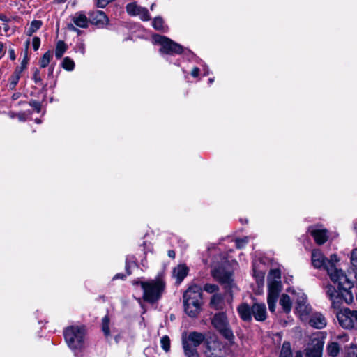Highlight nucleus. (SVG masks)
Masks as SVG:
<instances>
[{"label": "nucleus", "instance_id": "nucleus-28", "mask_svg": "<svg viewBox=\"0 0 357 357\" xmlns=\"http://www.w3.org/2000/svg\"><path fill=\"white\" fill-rule=\"evenodd\" d=\"M21 74L22 73H20L18 71H16L15 70L13 74L10 76V79H9L8 85H9L10 89L13 90L15 88L17 84L18 83V82L20 80Z\"/></svg>", "mask_w": 357, "mask_h": 357}, {"label": "nucleus", "instance_id": "nucleus-15", "mask_svg": "<svg viewBox=\"0 0 357 357\" xmlns=\"http://www.w3.org/2000/svg\"><path fill=\"white\" fill-rule=\"evenodd\" d=\"M252 316L257 321H264L267 317L266 305L263 303H255L252 305Z\"/></svg>", "mask_w": 357, "mask_h": 357}, {"label": "nucleus", "instance_id": "nucleus-10", "mask_svg": "<svg viewBox=\"0 0 357 357\" xmlns=\"http://www.w3.org/2000/svg\"><path fill=\"white\" fill-rule=\"evenodd\" d=\"M292 294V299L296 302V311L301 317L305 316L309 314L311 308L307 303L306 295L301 290L298 291L290 290Z\"/></svg>", "mask_w": 357, "mask_h": 357}, {"label": "nucleus", "instance_id": "nucleus-25", "mask_svg": "<svg viewBox=\"0 0 357 357\" xmlns=\"http://www.w3.org/2000/svg\"><path fill=\"white\" fill-rule=\"evenodd\" d=\"M142 7L137 5V3L132 2L127 4L126 9L128 15L131 16H137Z\"/></svg>", "mask_w": 357, "mask_h": 357}, {"label": "nucleus", "instance_id": "nucleus-1", "mask_svg": "<svg viewBox=\"0 0 357 357\" xmlns=\"http://www.w3.org/2000/svg\"><path fill=\"white\" fill-rule=\"evenodd\" d=\"M312 264L315 268H323L327 271L331 280L337 289L332 284H327L325 291L331 301V305L335 309H339L344 302L350 304L354 301V295L351 291L354 284L345 273L336 267L335 262L337 261L335 255H331L330 259H327L319 250L312 252Z\"/></svg>", "mask_w": 357, "mask_h": 357}, {"label": "nucleus", "instance_id": "nucleus-56", "mask_svg": "<svg viewBox=\"0 0 357 357\" xmlns=\"http://www.w3.org/2000/svg\"><path fill=\"white\" fill-rule=\"evenodd\" d=\"M296 357H302V354L300 353H297Z\"/></svg>", "mask_w": 357, "mask_h": 357}, {"label": "nucleus", "instance_id": "nucleus-54", "mask_svg": "<svg viewBox=\"0 0 357 357\" xmlns=\"http://www.w3.org/2000/svg\"><path fill=\"white\" fill-rule=\"evenodd\" d=\"M119 278H121V275L119 274H117L114 277V279H117Z\"/></svg>", "mask_w": 357, "mask_h": 357}, {"label": "nucleus", "instance_id": "nucleus-5", "mask_svg": "<svg viewBox=\"0 0 357 357\" xmlns=\"http://www.w3.org/2000/svg\"><path fill=\"white\" fill-rule=\"evenodd\" d=\"M85 333L84 326H71L64 330L63 335L68 347L76 350L84 347Z\"/></svg>", "mask_w": 357, "mask_h": 357}, {"label": "nucleus", "instance_id": "nucleus-35", "mask_svg": "<svg viewBox=\"0 0 357 357\" xmlns=\"http://www.w3.org/2000/svg\"><path fill=\"white\" fill-rule=\"evenodd\" d=\"M346 357H357V345L351 344L346 350Z\"/></svg>", "mask_w": 357, "mask_h": 357}, {"label": "nucleus", "instance_id": "nucleus-12", "mask_svg": "<svg viewBox=\"0 0 357 357\" xmlns=\"http://www.w3.org/2000/svg\"><path fill=\"white\" fill-rule=\"evenodd\" d=\"M70 18L73 24H68V29L72 31L77 32L79 34L81 31L77 27L86 29L89 26V20L82 11L75 13L70 16Z\"/></svg>", "mask_w": 357, "mask_h": 357}, {"label": "nucleus", "instance_id": "nucleus-38", "mask_svg": "<svg viewBox=\"0 0 357 357\" xmlns=\"http://www.w3.org/2000/svg\"><path fill=\"white\" fill-rule=\"evenodd\" d=\"M28 62H29V58L27 56V53H26L24 56V58L22 59V60L21 61L20 66L17 67L15 70L22 73L23 72V70L26 68Z\"/></svg>", "mask_w": 357, "mask_h": 357}, {"label": "nucleus", "instance_id": "nucleus-36", "mask_svg": "<svg viewBox=\"0 0 357 357\" xmlns=\"http://www.w3.org/2000/svg\"><path fill=\"white\" fill-rule=\"evenodd\" d=\"M254 277L256 278V281L259 285L263 286L264 282V273L262 271H257L254 268Z\"/></svg>", "mask_w": 357, "mask_h": 357}, {"label": "nucleus", "instance_id": "nucleus-27", "mask_svg": "<svg viewBox=\"0 0 357 357\" xmlns=\"http://www.w3.org/2000/svg\"><path fill=\"white\" fill-rule=\"evenodd\" d=\"M279 357H293L291 344L289 342L282 344Z\"/></svg>", "mask_w": 357, "mask_h": 357}, {"label": "nucleus", "instance_id": "nucleus-32", "mask_svg": "<svg viewBox=\"0 0 357 357\" xmlns=\"http://www.w3.org/2000/svg\"><path fill=\"white\" fill-rule=\"evenodd\" d=\"M62 67L68 71H71L75 68L74 61L69 57H65L62 62Z\"/></svg>", "mask_w": 357, "mask_h": 357}, {"label": "nucleus", "instance_id": "nucleus-33", "mask_svg": "<svg viewBox=\"0 0 357 357\" xmlns=\"http://www.w3.org/2000/svg\"><path fill=\"white\" fill-rule=\"evenodd\" d=\"M109 319L108 316H105L102 320V329L106 337H108L110 335L109 328Z\"/></svg>", "mask_w": 357, "mask_h": 357}, {"label": "nucleus", "instance_id": "nucleus-22", "mask_svg": "<svg viewBox=\"0 0 357 357\" xmlns=\"http://www.w3.org/2000/svg\"><path fill=\"white\" fill-rule=\"evenodd\" d=\"M182 347L184 354L186 357H199V354L197 347L190 346L186 342H182Z\"/></svg>", "mask_w": 357, "mask_h": 357}, {"label": "nucleus", "instance_id": "nucleus-57", "mask_svg": "<svg viewBox=\"0 0 357 357\" xmlns=\"http://www.w3.org/2000/svg\"><path fill=\"white\" fill-rule=\"evenodd\" d=\"M154 6H155V3H153V4L151 6V10H153Z\"/></svg>", "mask_w": 357, "mask_h": 357}, {"label": "nucleus", "instance_id": "nucleus-50", "mask_svg": "<svg viewBox=\"0 0 357 357\" xmlns=\"http://www.w3.org/2000/svg\"><path fill=\"white\" fill-rule=\"evenodd\" d=\"M8 54H9V56H10L11 60H15V59L16 56H15V51H14L13 49H9L8 50Z\"/></svg>", "mask_w": 357, "mask_h": 357}, {"label": "nucleus", "instance_id": "nucleus-24", "mask_svg": "<svg viewBox=\"0 0 357 357\" xmlns=\"http://www.w3.org/2000/svg\"><path fill=\"white\" fill-rule=\"evenodd\" d=\"M67 49L68 46L63 40L58 41L55 49V56L56 59H61Z\"/></svg>", "mask_w": 357, "mask_h": 357}, {"label": "nucleus", "instance_id": "nucleus-44", "mask_svg": "<svg viewBox=\"0 0 357 357\" xmlns=\"http://www.w3.org/2000/svg\"><path fill=\"white\" fill-rule=\"evenodd\" d=\"M112 0H98L97 1V6L101 8H104L106 7L109 3H110Z\"/></svg>", "mask_w": 357, "mask_h": 357}, {"label": "nucleus", "instance_id": "nucleus-30", "mask_svg": "<svg viewBox=\"0 0 357 357\" xmlns=\"http://www.w3.org/2000/svg\"><path fill=\"white\" fill-rule=\"evenodd\" d=\"M52 59V53L50 51L46 52L40 60V66L41 68H45L50 63Z\"/></svg>", "mask_w": 357, "mask_h": 357}, {"label": "nucleus", "instance_id": "nucleus-17", "mask_svg": "<svg viewBox=\"0 0 357 357\" xmlns=\"http://www.w3.org/2000/svg\"><path fill=\"white\" fill-rule=\"evenodd\" d=\"M309 232L319 245L324 244L328 239L327 230L317 228H310Z\"/></svg>", "mask_w": 357, "mask_h": 357}, {"label": "nucleus", "instance_id": "nucleus-45", "mask_svg": "<svg viewBox=\"0 0 357 357\" xmlns=\"http://www.w3.org/2000/svg\"><path fill=\"white\" fill-rule=\"evenodd\" d=\"M1 29L3 31L4 34L6 36H9L10 34V26H8V23H3L1 26Z\"/></svg>", "mask_w": 357, "mask_h": 357}, {"label": "nucleus", "instance_id": "nucleus-39", "mask_svg": "<svg viewBox=\"0 0 357 357\" xmlns=\"http://www.w3.org/2000/svg\"><path fill=\"white\" fill-rule=\"evenodd\" d=\"M203 289L208 293L212 294L218 290V287L216 284L208 283L204 286Z\"/></svg>", "mask_w": 357, "mask_h": 357}, {"label": "nucleus", "instance_id": "nucleus-4", "mask_svg": "<svg viewBox=\"0 0 357 357\" xmlns=\"http://www.w3.org/2000/svg\"><path fill=\"white\" fill-rule=\"evenodd\" d=\"M268 305L271 312L275 310L278 295L282 290L281 272L280 269H271L268 275Z\"/></svg>", "mask_w": 357, "mask_h": 357}, {"label": "nucleus", "instance_id": "nucleus-18", "mask_svg": "<svg viewBox=\"0 0 357 357\" xmlns=\"http://www.w3.org/2000/svg\"><path fill=\"white\" fill-rule=\"evenodd\" d=\"M237 311L241 319L244 321L249 322L252 320V306L250 307L247 303H242L238 307Z\"/></svg>", "mask_w": 357, "mask_h": 357}, {"label": "nucleus", "instance_id": "nucleus-48", "mask_svg": "<svg viewBox=\"0 0 357 357\" xmlns=\"http://www.w3.org/2000/svg\"><path fill=\"white\" fill-rule=\"evenodd\" d=\"M17 118L20 121H25L26 119V115L24 112L19 113Z\"/></svg>", "mask_w": 357, "mask_h": 357}, {"label": "nucleus", "instance_id": "nucleus-55", "mask_svg": "<svg viewBox=\"0 0 357 357\" xmlns=\"http://www.w3.org/2000/svg\"><path fill=\"white\" fill-rule=\"evenodd\" d=\"M213 80H214V79H213V78H210V79H208V82H209V83H210V84H211V83H213Z\"/></svg>", "mask_w": 357, "mask_h": 357}, {"label": "nucleus", "instance_id": "nucleus-26", "mask_svg": "<svg viewBox=\"0 0 357 357\" xmlns=\"http://www.w3.org/2000/svg\"><path fill=\"white\" fill-rule=\"evenodd\" d=\"M327 352L329 356L336 357L340 352V346L337 342H332L327 345Z\"/></svg>", "mask_w": 357, "mask_h": 357}, {"label": "nucleus", "instance_id": "nucleus-16", "mask_svg": "<svg viewBox=\"0 0 357 357\" xmlns=\"http://www.w3.org/2000/svg\"><path fill=\"white\" fill-rule=\"evenodd\" d=\"M309 324L314 328L321 329L326 326V319L322 314L315 312L310 316Z\"/></svg>", "mask_w": 357, "mask_h": 357}, {"label": "nucleus", "instance_id": "nucleus-6", "mask_svg": "<svg viewBox=\"0 0 357 357\" xmlns=\"http://www.w3.org/2000/svg\"><path fill=\"white\" fill-rule=\"evenodd\" d=\"M213 326L226 339L231 340L234 334L230 328L227 317L225 312L215 313L211 318Z\"/></svg>", "mask_w": 357, "mask_h": 357}, {"label": "nucleus", "instance_id": "nucleus-42", "mask_svg": "<svg viewBox=\"0 0 357 357\" xmlns=\"http://www.w3.org/2000/svg\"><path fill=\"white\" fill-rule=\"evenodd\" d=\"M351 263L353 266H357V248L354 249L351 254Z\"/></svg>", "mask_w": 357, "mask_h": 357}, {"label": "nucleus", "instance_id": "nucleus-43", "mask_svg": "<svg viewBox=\"0 0 357 357\" xmlns=\"http://www.w3.org/2000/svg\"><path fill=\"white\" fill-rule=\"evenodd\" d=\"M32 45L33 50L35 51L38 50L40 45V38L38 37H34L32 40Z\"/></svg>", "mask_w": 357, "mask_h": 357}, {"label": "nucleus", "instance_id": "nucleus-49", "mask_svg": "<svg viewBox=\"0 0 357 357\" xmlns=\"http://www.w3.org/2000/svg\"><path fill=\"white\" fill-rule=\"evenodd\" d=\"M199 68L197 67H195L191 72V75L192 77H197L199 75Z\"/></svg>", "mask_w": 357, "mask_h": 357}, {"label": "nucleus", "instance_id": "nucleus-21", "mask_svg": "<svg viewBox=\"0 0 357 357\" xmlns=\"http://www.w3.org/2000/svg\"><path fill=\"white\" fill-rule=\"evenodd\" d=\"M224 300L223 297L220 294H215L212 296L211 301H210V305L213 309L218 310H222L224 307Z\"/></svg>", "mask_w": 357, "mask_h": 357}, {"label": "nucleus", "instance_id": "nucleus-29", "mask_svg": "<svg viewBox=\"0 0 357 357\" xmlns=\"http://www.w3.org/2000/svg\"><path fill=\"white\" fill-rule=\"evenodd\" d=\"M153 26L155 29L166 31V26L164 25V21L162 18L160 17H155L153 20Z\"/></svg>", "mask_w": 357, "mask_h": 357}, {"label": "nucleus", "instance_id": "nucleus-40", "mask_svg": "<svg viewBox=\"0 0 357 357\" xmlns=\"http://www.w3.org/2000/svg\"><path fill=\"white\" fill-rule=\"evenodd\" d=\"M33 79L36 84L41 83L42 79L40 75V71L38 68H34L33 70Z\"/></svg>", "mask_w": 357, "mask_h": 357}, {"label": "nucleus", "instance_id": "nucleus-47", "mask_svg": "<svg viewBox=\"0 0 357 357\" xmlns=\"http://www.w3.org/2000/svg\"><path fill=\"white\" fill-rule=\"evenodd\" d=\"M6 52V48L4 47V45L0 42V59L2 58Z\"/></svg>", "mask_w": 357, "mask_h": 357}, {"label": "nucleus", "instance_id": "nucleus-51", "mask_svg": "<svg viewBox=\"0 0 357 357\" xmlns=\"http://www.w3.org/2000/svg\"><path fill=\"white\" fill-rule=\"evenodd\" d=\"M0 20L3 22V23H8L9 22V19L5 15H0Z\"/></svg>", "mask_w": 357, "mask_h": 357}, {"label": "nucleus", "instance_id": "nucleus-34", "mask_svg": "<svg viewBox=\"0 0 357 357\" xmlns=\"http://www.w3.org/2000/svg\"><path fill=\"white\" fill-rule=\"evenodd\" d=\"M161 347L164 351L168 352L170 349V339L167 335H164L160 339Z\"/></svg>", "mask_w": 357, "mask_h": 357}, {"label": "nucleus", "instance_id": "nucleus-58", "mask_svg": "<svg viewBox=\"0 0 357 357\" xmlns=\"http://www.w3.org/2000/svg\"><path fill=\"white\" fill-rule=\"evenodd\" d=\"M52 73H53V68H50V74H52Z\"/></svg>", "mask_w": 357, "mask_h": 357}, {"label": "nucleus", "instance_id": "nucleus-13", "mask_svg": "<svg viewBox=\"0 0 357 357\" xmlns=\"http://www.w3.org/2000/svg\"><path fill=\"white\" fill-rule=\"evenodd\" d=\"M206 340V338L205 335L197 331H192L188 334L185 333L182 335V342H186L190 346H193L197 348H198V347L203 342L205 343Z\"/></svg>", "mask_w": 357, "mask_h": 357}, {"label": "nucleus", "instance_id": "nucleus-59", "mask_svg": "<svg viewBox=\"0 0 357 357\" xmlns=\"http://www.w3.org/2000/svg\"><path fill=\"white\" fill-rule=\"evenodd\" d=\"M29 44V41H27L26 42V47L28 46Z\"/></svg>", "mask_w": 357, "mask_h": 357}, {"label": "nucleus", "instance_id": "nucleus-2", "mask_svg": "<svg viewBox=\"0 0 357 357\" xmlns=\"http://www.w3.org/2000/svg\"><path fill=\"white\" fill-rule=\"evenodd\" d=\"M133 284L139 285L143 290V299L149 303L157 302L162 296L165 289V282L160 277L148 280H136Z\"/></svg>", "mask_w": 357, "mask_h": 357}, {"label": "nucleus", "instance_id": "nucleus-53", "mask_svg": "<svg viewBox=\"0 0 357 357\" xmlns=\"http://www.w3.org/2000/svg\"><path fill=\"white\" fill-rule=\"evenodd\" d=\"M35 121H36V123H41V121L40 119H36L35 120Z\"/></svg>", "mask_w": 357, "mask_h": 357}, {"label": "nucleus", "instance_id": "nucleus-3", "mask_svg": "<svg viewBox=\"0 0 357 357\" xmlns=\"http://www.w3.org/2000/svg\"><path fill=\"white\" fill-rule=\"evenodd\" d=\"M202 289L197 284H193L183 294V305L185 313L190 317H197L202 304Z\"/></svg>", "mask_w": 357, "mask_h": 357}, {"label": "nucleus", "instance_id": "nucleus-11", "mask_svg": "<svg viewBox=\"0 0 357 357\" xmlns=\"http://www.w3.org/2000/svg\"><path fill=\"white\" fill-rule=\"evenodd\" d=\"M213 276L225 286L227 291H231L236 287L234 283L233 275L231 272L222 268H216L212 271Z\"/></svg>", "mask_w": 357, "mask_h": 357}, {"label": "nucleus", "instance_id": "nucleus-19", "mask_svg": "<svg viewBox=\"0 0 357 357\" xmlns=\"http://www.w3.org/2000/svg\"><path fill=\"white\" fill-rule=\"evenodd\" d=\"M188 273V268L185 264H179L173 270V276L176 278V282L181 283Z\"/></svg>", "mask_w": 357, "mask_h": 357}, {"label": "nucleus", "instance_id": "nucleus-9", "mask_svg": "<svg viewBox=\"0 0 357 357\" xmlns=\"http://www.w3.org/2000/svg\"><path fill=\"white\" fill-rule=\"evenodd\" d=\"M336 316L339 324L345 329H352L357 324V310L344 308L340 310Z\"/></svg>", "mask_w": 357, "mask_h": 357}, {"label": "nucleus", "instance_id": "nucleus-7", "mask_svg": "<svg viewBox=\"0 0 357 357\" xmlns=\"http://www.w3.org/2000/svg\"><path fill=\"white\" fill-rule=\"evenodd\" d=\"M153 40L161 45L160 52L167 54H180L183 51V47L166 36L155 35Z\"/></svg>", "mask_w": 357, "mask_h": 357}, {"label": "nucleus", "instance_id": "nucleus-41", "mask_svg": "<svg viewBox=\"0 0 357 357\" xmlns=\"http://www.w3.org/2000/svg\"><path fill=\"white\" fill-rule=\"evenodd\" d=\"M29 105L33 107L38 113L41 110V104L36 100H31L29 102Z\"/></svg>", "mask_w": 357, "mask_h": 357}, {"label": "nucleus", "instance_id": "nucleus-20", "mask_svg": "<svg viewBox=\"0 0 357 357\" xmlns=\"http://www.w3.org/2000/svg\"><path fill=\"white\" fill-rule=\"evenodd\" d=\"M323 342L318 341L312 347L306 351V357H321Z\"/></svg>", "mask_w": 357, "mask_h": 357}, {"label": "nucleus", "instance_id": "nucleus-52", "mask_svg": "<svg viewBox=\"0 0 357 357\" xmlns=\"http://www.w3.org/2000/svg\"><path fill=\"white\" fill-rule=\"evenodd\" d=\"M168 256L172 259L175 257V252L172 250L168 251Z\"/></svg>", "mask_w": 357, "mask_h": 357}, {"label": "nucleus", "instance_id": "nucleus-37", "mask_svg": "<svg viewBox=\"0 0 357 357\" xmlns=\"http://www.w3.org/2000/svg\"><path fill=\"white\" fill-rule=\"evenodd\" d=\"M139 18L143 21H148L150 20V15L147 8L142 7L139 13H137V15Z\"/></svg>", "mask_w": 357, "mask_h": 357}, {"label": "nucleus", "instance_id": "nucleus-31", "mask_svg": "<svg viewBox=\"0 0 357 357\" xmlns=\"http://www.w3.org/2000/svg\"><path fill=\"white\" fill-rule=\"evenodd\" d=\"M42 26V22L40 20H33L31 22L30 27L27 30V35L31 36L37 30H38Z\"/></svg>", "mask_w": 357, "mask_h": 357}, {"label": "nucleus", "instance_id": "nucleus-14", "mask_svg": "<svg viewBox=\"0 0 357 357\" xmlns=\"http://www.w3.org/2000/svg\"><path fill=\"white\" fill-rule=\"evenodd\" d=\"M89 22L100 27L103 28L109 22V19L103 11L93 10L89 13Z\"/></svg>", "mask_w": 357, "mask_h": 357}, {"label": "nucleus", "instance_id": "nucleus-8", "mask_svg": "<svg viewBox=\"0 0 357 357\" xmlns=\"http://www.w3.org/2000/svg\"><path fill=\"white\" fill-rule=\"evenodd\" d=\"M204 354L206 357H225L226 351L223 344L215 337H210L205 340Z\"/></svg>", "mask_w": 357, "mask_h": 357}, {"label": "nucleus", "instance_id": "nucleus-46", "mask_svg": "<svg viewBox=\"0 0 357 357\" xmlns=\"http://www.w3.org/2000/svg\"><path fill=\"white\" fill-rule=\"evenodd\" d=\"M248 243V238H245L243 239H237L236 241V246L238 248H243Z\"/></svg>", "mask_w": 357, "mask_h": 357}, {"label": "nucleus", "instance_id": "nucleus-23", "mask_svg": "<svg viewBox=\"0 0 357 357\" xmlns=\"http://www.w3.org/2000/svg\"><path fill=\"white\" fill-rule=\"evenodd\" d=\"M292 298L287 294H282L280 299V305L286 313H289L291 310Z\"/></svg>", "mask_w": 357, "mask_h": 357}]
</instances>
